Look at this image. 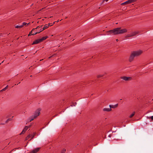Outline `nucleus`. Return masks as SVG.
I'll return each instance as SVG.
<instances>
[{
  "instance_id": "nucleus-8",
  "label": "nucleus",
  "mask_w": 153,
  "mask_h": 153,
  "mask_svg": "<svg viewBox=\"0 0 153 153\" xmlns=\"http://www.w3.org/2000/svg\"><path fill=\"white\" fill-rule=\"evenodd\" d=\"M40 149V147L37 148L31 151L29 153H36Z\"/></svg>"
},
{
  "instance_id": "nucleus-3",
  "label": "nucleus",
  "mask_w": 153,
  "mask_h": 153,
  "mask_svg": "<svg viewBox=\"0 0 153 153\" xmlns=\"http://www.w3.org/2000/svg\"><path fill=\"white\" fill-rule=\"evenodd\" d=\"M41 109L39 108L37 109L36 110L34 114V115H33L34 118H36L37 116H39L40 114Z\"/></svg>"
},
{
  "instance_id": "nucleus-5",
  "label": "nucleus",
  "mask_w": 153,
  "mask_h": 153,
  "mask_svg": "<svg viewBox=\"0 0 153 153\" xmlns=\"http://www.w3.org/2000/svg\"><path fill=\"white\" fill-rule=\"evenodd\" d=\"M48 27L49 26H47V25H45L43 27V28H41V29H40V30H37V31L36 32H35L34 33H33V35H36L37 33H39L41 32L42 31L48 28Z\"/></svg>"
},
{
  "instance_id": "nucleus-19",
  "label": "nucleus",
  "mask_w": 153,
  "mask_h": 153,
  "mask_svg": "<svg viewBox=\"0 0 153 153\" xmlns=\"http://www.w3.org/2000/svg\"><path fill=\"white\" fill-rule=\"evenodd\" d=\"M134 112L133 113H132V114L129 116V117H132L134 115Z\"/></svg>"
},
{
  "instance_id": "nucleus-22",
  "label": "nucleus",
  "mask_w": 153,
  "mask_h": 153,
  "mask_svg": "<svg viewBox=\"0 0 153 153\" xmlns=\"http://www.w3.org/2000/svg\"><path fill=\"white\" fill-rule=\"evenodd\" d=\"M11 120V118H8L5 121V123H7L9 121Z\"/></svg>"
},
{
  "instance_id": "nucleus-20",
  "label": "nucleus",
  "mask_w": 153,
  "mask_h": 153,
  "mask_svg": "<svg viewBox=\"0 0 153 153\" xmlns=\"http://www.w3.org/2000/svg\"><path fill=\"white\" fill-rule=\"evenodd\" d=\"M8 87V85H7L5 88L3 89L1 91H5L6 89H7Z\"/></svg>"
},
{
  "instance_id": "nucleus-18",
  "label": "nucleus",
  "mask_w": 153,
  "mask_h": 153,
  "mask_svg": "<svg viewBox=\"0 0 153 153\" xmlns=\"http://www.w3.org/2000/svg\"><path fill=\"white\" fill-rule=\"evenodd\" d=\"M33 133H34L33 135H31V139L30 140H29V141L30 140H31L32 139L34 138V135H35V134H36V133L34 132Z\"/></svg>"
},
{
  "instance_id": "nucleus-6",
  "label": "nucleus",
  "mask_w": 153,
  "mask_h": 153,
  "mask_svg": "<svg viewBox=\"0 0 153 153\" xmlns=\"http://www.w3.org/2000/svg\"><path fill=\"white\" fill-rule=\"evenodd\" d=\"M136 1V0H128L124 3H123L121 4V5H124L128 4H131L132 3H133L134 2H135Z\"/></svg>"
},
{
  "instance_id": "nucleus-11",
  "label": "nucleus",
  "mask_w": 153,
  "mask_h": 153,
  "mask_svg": "<svg viewBox=\"0 0 153 153\" xmlns=\"http://www.w3.org/2000/svg\"><path fill=\"white\" fill-rule=\"evenodd\" d=\"M111 110V108L110 107L109 108H105L103 109V111H110Z\"/></svg>"
},
{
  "instance_id": "nucleus-14",
  "label": "nucleus",
  "mask_w": 153,
  "mask_h": 153,
  "mask_svg": "<svg viewBox=\"0 0 153 153\" xmlns=\"http://www.w3.org/2000/svg\"><path fill=\"white\" fill-rule=\"evenodd\" d=\"M138 33V32L137 31H135L131 33L130 34L132 36H135Z\"/></svg>"
},
{
  "instance_id": "nucleus-26",
  "label": "nucleus",
  "mask_w": 153,
  "mask_h": 153,
  "mask_svg": "<svg viewBox=\"0 0 153 153\" xmlns=\"http://www.w3.org/2000/svg\"><path fill=\"white\" fill-rule=\"evenodd\" d=\"M53 25V24H52V25H51V23H49L48 24V26H52Z\"/></svg>"
},
{
  "instance_id": "nucleus-25",
  "label": "nucleus",
  "mask_w": 153,
  "mask_h": 153,
  "mask_svg": "<svg viewBox=\"0 0 153 153\" xmlns=\"http://www.w3.org/2000/svg\"><path fill=\"white\" fill-rule=\"evenodd\" d=\"M103 76V75H98L97 76V77L98 78L101 77Z\"/></svg>"
},
{
  "instance_id": "nucleus-15",
  "label": "nucleus",
  "mask_w": 153,
  "mask_h": 153,
  "mask_svg": "<svg viewBox=\"0 0 153 153\" xmlns=\"http://www.w3.org/2000/svg\"><path fill=\"white\" fill-rule=\"evenodd\" d=\"M34 118H34L33 116H31L28 119V121L30 122H31L33 121Z\"/></svg>"
},
{
  "instance_id": "nucleus-1",
  "label": "nucleus",
  "mask_w": 153,
  "mask_h": 153,
  "mask_svg": "<svg viewBox=\"0 0 153 153\" xmlns=\"http://www.w3.org/2000/svg\"><path fill=\"white\" fill-rule=\"evenodd\" d=\"M127 31L126 29H121V27H117L112 30H109L107 32L108 35H116L118 34H122L126 32Z\"/></svg>"
},
{
  "instance_id": "nucleus-32",
  "label": "nucleus",
  "mask_w": 153,
  "mask_h": 153,
  "mask_svg": "<svg viewBox=\"0 0 153 153\" xmlns=\"http://www.w3.org/2000/svg\"><path fill=\"white\" fill-rule=\"evenodd\" d=\"M116 41L117 42V41H118V39H116Z\"/></svg>"
},
{
  "instance_id": "nucleus-35",
  "label": "nucleus",
  "mask_w": 153,
  "mask_h": 153,
  "mask_svg": "<svg viewBox=\"0 0 153 153\" xmlns=\"http://www.w3.org/2000/svg\"><path fill=\"white\" fill-rule=\"evenodd\" d=\"M59 22V20H57V22Z\"/></svg>"
},
{
  "instance_id": "nucleus-9",
  "label": "nucleus",
  "mask_w": 153,
  "mask_h": 153,
  "mask_svg": "<svg viewBox=\"0 0 153 153\" xmlns=\"http://www.w3.org/2000/svg\"><path fill=\"white\" fill-rule=\"evenodd\" d=\"M28 128V127L27 126H25L24 128L23 129V131L20 134V135L22 134H24L25 133L26 131L27 130Z\"/></svg>"
},
{
  "instance_id": "nucleus-42",
  "label": "nucleus",
  "mask_w": 153,
  "mask_h": 153,
  "mask_svg": "<svg viewBox=\"0 0 153 153\" xmlns=\"http://www.w3.org/2000/svg\"><path fill=\"white\" fill-rule=\"evenodd\" d=\"M74 105V106H75V105H74H74Z\"/></svg>"
},
{
  "instance_id": "nucleus-23",
  "label": "nucleus",
  "mask_w": 153,
  "mask_h": 153,
  "mask_svg": "<svg viewBox=\"0 0 153 153\" xmlns=\"http://www.w3.org/2000/svg\"><path fill=\"white\" fill-rule=\"evenodd\" d=\"M126 37H132V36H131V34L130 33V34H127L126 35Z\"/></svg>"
},
{
  "instance_id": "nucleus-30",
  "label": "nucleus",
  "mask_w": 153,
  "mask_h": 153,
  "mask_svg": "<svg viewBox=\"0 0 153 153\" xmlns=\"http://www.w3.org/2000/svg\"><path fill=\"white\" fill-rule=\"evenodd\" d=\"M108 137H111V134L109 135L108 136Z\"/></svg>"
},
{
  "instance_id": "nucleus-27",
  "label": "nucleus",
  "mask_w": 153,
  "mask_h": 153,
  "mask_svg": "<svg viewBox=\"0 0 153 153\" xmlns=\"http://www.w3.org/2000/svg\"><path fill=\"white\" fill-rule=\"evenodd\" d=\"M150 118H151L152 120H153V116L150 117Z\"/></svg>"
},
{
  "instance_id": "nucleus-16",
  "label": "nucleus",
  "mask_w": 153,
  "mask_h": 153,
  "mask_svg": "<svg viewBox=\"0 0 153 153\" xmlns=\"http://www.w3.org/2000/svg\"><path fill=\"white\" fill-rule=\"evenodd\" d=\"M31 136V134H29L26 137L25 139V140H28L30 138Z\"/></svg>"
},
{
  "instance_id": "nucleus-34",
  "label": "nucleus",
  "mask_w": 153,
  "mask_h": 153,
  "mask_svg": "<svg viewBox=\"0 0 153 153\" xmlns=\"http://www.w3.org/2000/svg\"><path fill=\"white\" fill-rule=\"evenodd\" d=\"M52 56H50V57H49V58H51V57H52Z\"/></svg>"
},
{
  "instance_id": "nucleus-33",
  "label": "nucleus",
  "mask_w": 153,
  "mask_h": 153,
  "mask_svg": "<svg viewBox=\"0 0 153 153\" xmlns=\"http://www.w3.org/2000/svg\"><path fill=\"white\" fill-rule=\"evenodd\" d=\"M4 124H5L4 123H1V124H0V125H4Z\"/></svg>"
},
{
  "instance_id": "nucleus-37",
  "label": "nucleus",
  "mask_w": 153,
  "mask_h": 153,
  "mask_svg": "<svg viewBox=\"0 0 153 153\" xmlns=\"http://www.w3.org/2000/svg\"><path fill=\"white\" fill-rule=\"evenodd\" d=\"M44 8H42L41 10H41L43 9H44Z\"/></svg>"
},
{
  "instance_id": "nucleus-4",
  "label": "nucleus",
  "mask_w": 153,
  "mask_h": 153,
  "mask_svg": "<svg viewBox=\"0 0 153 153\" xmlns=\"http://www.w3.org/2000/svg\"><path fill=\"white\" fill-rule=\"evenodd\" d=\"M42 25H39L37 26L36 28H33L32 30L28 34V36H31V35H35L33 34V33H32L36 29H38L40 28H42Z\"/></svg>"
},
{
  "instance_id": "nucleus-40",
  "label": "nucleus",
  "mask_w": 153,
  "mask_h": 153,
  "mask_svg": "<svg viewBox=\"0 0 153 153\" xmlns=\"http://www.w3.org/2000/svg\"><path fill=\"white\" fill-rule=\"evenodd\" d=\"M52 17H53V16H50V18H52Z\"/></svg>"
},
{
  "instance_id": "nucleus-21",
  "label": "nucleus",
  "mask_w": 153,
  "mask_h": 153,
  "mask_svg": "<svg viewBox=\"0 0 153 153\" xmlns=\"http://www.w3.org/2000/svg\"><path fill=\"white\" fill-rule=\"evenodd\" d=\"M29 23H28L27 24L25 22H24L23 23L22 25H23V26L24 25H28Z\"/></svg>"
},
{
  "instance_id": "nucleus-31",
  "label": "nucleus",
  "mask_w": 153,
  "mask_h": 153,
  "mask_svg": "<svg viewBox=\"0 0 153 153\" xmlns=\"http://www.w3.org/2000/svg\"><path fill=\"white\" fill-rule=\"evenodd\" d=\"M56 22H53V23L52 24H53V25L55 24V23Z\"/></svg>"
},
{
  "instance_id": "nucleus-17",
  "label": "nucleus",
  "mask_w": 153,
  "mask_h": 153,
  "mask_svg": "<svg viewBox=\"0 0 153 153\" xmlns=\"http://www.w3.org/2000/svg\"><path fill=\"white\" fill-rule=\"evenodd\" d=\"M23 27V25H16L15 26V27L16 28H21Z\"/></svg>"
},
{
  "instance_id": "nucleus-36",
  "label": "nucleus",
  "mask_w": 153,
  "mask_h": 153,
  "mask_svg": "<svg viewBox=\"0 0 153 153\" xmlns=\"http://www.w3.org/2000/svg\"><path fill=\"white\" fill-rule=\"evenodd\" d=\"M34 33H35V32H37V31H36L35 30H34Z\"/></svg>"
},
{
  "instance_id": "nucleus-13",
  "label": "nucleus",
  "mask_w": 153,
  "mask_h": 153,
  "mask_svg": "<svg viewBox=\"0 0 153 153\" xmlns=\"http://www.w3.org/2000/svg\"><path fill=\"white\" fill-rule=\"evenodd\" d=\"M118 105V104H117L115 105H110L109 107H110L111 108H115L117 107Z\"/></svg>"
},
{
  "instance_id": "nucleus-41",
  "label": "nucleus",
  "mask_w": 153,
  "mask_h": 153,
  "mask_svg": "<svg viewBox=\"0 0 153 153\" xmlns=\"http://www.w3.org/2000/svg\"><path fill=\"white\" fill-rule=\"evenodd\" d=\"M75 105H76V102H75Z\"/></svg>"
},
{
  "instance_id": "nucleus-10",
  "label": "nucleus",
  "mask_w": 153,
  "mask_h": 153,
  "mask_svg": "<svg viewBox=\"0 0 153 153\" xmlns=\"http://www.w3.org/2000/svg\"><path fill=\"white\" fill-rule=\"evenodd\" d=\"M40 42H41V41L39 39H37L34 41L32 43V45H33L35 44H38V43H39Z\"/></svg>"
},
{
  "instance_id": "nucleus-24",
  "label": "nucleus",
  "mask_w": 153,
  "mask_h": 153,
  "mask_svg": "<svg viewBox=\"0 0 153 153\" xmlns=\"http://www.w3.org/2000/svg\"><path fill=\"white\" fill-rule=\"evenodd\" d=\"M65 151L66 149H63L61 151V153H65Z\"/></svg>"
},
{
  "instance_id": "nucleus-39",
  "label": "nucleus",
  "mask_w": 153,
  "mask_h": 153,
  "mask_svg": "<svg viewBox=\"0 0 153 153\" xmlns=\"http://www.w3.org/2000/svg\"><path fill=\"white\" fill-rule=\"evenodd\" d=\"M37 30H37H39L38 29H36ZM40 30V29H39V30Z\"/></svg>"
},
{
  "instance_id": "nucleus-7",
  "label": "nucleus",
  "mask_w": 153,
  "mask_h": 153,
  "mask_svg": "<svg viewBox=\"0 0 153 153\" xmlns=\"http://www.w3.org/2000/svg\"><path fill=\"white\" fill-rule=\"evenodd\" d=\"M121 78L126 81L130 80L131 79V77L129 76L127 77L126 76L121 77Z\"/></svg>"
},
{
  "instance_id": "nucleus-2",
  "label": "nucleus",
  "mask_w": 153,
  "mask_h": 153,
  "mask_svg": "<svg viewBox=\"0 0 153 153\" xmlns=\"http://www.w3.org/2000/svg\"><path fill=\"white\" fill-rule=\"evenodd\" d=\"M143 53V51L140 50L137 51H134L131 52V54L128 59L130 62L133 61L135 57L140 56Z\"/></svg>"
},
{
  "instance_id": "nucleus-12",
  "label": "nucleus",
  "mask_w": 153,
  "mask_h": 153,
  "mask_svg": "<svg viewBox=\"0 0 153 153\" xmlns=\"http://www.w3.org/2000/svg\"><path fill=\"white\" fill-rule=\"evenodd\" d=\"M48 36H44L42 37L41 39H39L41 41V42H42L44 40H45L47 38H48Z\"/></svg>"
},
{
  "instance_id": "nucleus-29",
  "label": "nucleus",
  "mask_w": 153,
  "mask_h": 153,
  "mask_svg": "<svg viewBox=\"0 0 153 153\" xmlns=\"http://www.w3.org/2000/svg\"><path fill=\"white\" fill-rule=\"evenodd\" d=\"M31 126V125H29V126H27V127H28V128H30V127Z\"/></svg>"
},
{
  "instance_id": "nucleus-38",
  "label": "nucleus",
  "mask_w": 153,
  "mask_h": 153,
  "mask_svg": "<svg viewBox=\"0 0 153 153\" xmlns=\"http://www.w3.org/2000/svg\"><path fill=\"white\" fill-rule=\"evenodd\" d=\"M30 77H32V75H30Z\"/></svg>"
},
{
  "instance_id": "nucleus-28",
  "label": "nucleus",
  "mask_w": 153,
  "mask_h": 153,
  "mask_svg": "<svg viewBox=\"0 0 153 153\" xmlns=\"http://www.w3.org/2000/svg\"><path fill=\"white\" fill-rule=\"evenodd\" d=\"M108 0H103V2H104L105 1H107Z\"/></svg>"
}]
</instances>
